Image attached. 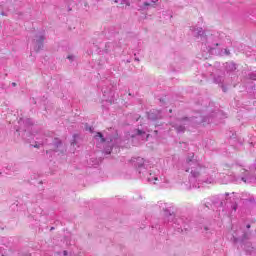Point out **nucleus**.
I'll use <instances>...</instances> for the list:
<instances>
[{
  "label": "nucleus",
  "mask_w": 256,
  "mask_h": 256,
  "mask_svg": "<svg viewBox=\"0 0 256 256\" xmlns=\"http://www.w3.org/2000/svg\"><path fill=\"white\" fill-rule=\"evenodd\" d=\"M194 33L195 37L202 42L201 49L204 53L218 55L219 57L231 55V51L225 47V41H229L225 33L214 32L212 34H205L203 28H197L194 30Z\"/></svg>",
  "instance_id": "obj_1"
},
{
  "label": "nucleus",
  "mask_w": 256,
  "mask_h": 256,
  "mask_svg": "<svg viewBox=\"0 0 256 256\" xmlns=\"http://www.w3.org/2000/svg\"><path fill=\"white\" fill-rule=\"evenodd\" d=\"M184 171L190 173L188 181L192 189H200L201 185H209L215 181V177L209 174V169L201 166L195 153H189L184 164Z\"/></svg>",
  "instance_id": "obj_2"
},
{
  "label": "nucleus",
  "mask_w": 256,
  "mask_h": 256,
  "mask_svg": "<svg viewBox=\"0 0 256 256\" xmlns=\"http://www.w3.org/2000/svg\"><path fill=\"white\" fill-rule=\"evenodd\" d=\"M218 117H221V111L212 112L210 115H196L191 118H178L175 122L171 123V126L175 129L176 133H185V130L189 125L195 126V125H201V123H215L218 119Z\"/></svg>",
  "instance_id": "obj_3"
},
{
  "label": "nucleus",
  "mask_w": 256,
  "mask_h": 256,
  "mask_svg": "<svg viewBox=\"0 0 256 256\" xmlns=\"http://www.w3.org/2000/svg\"><path fill=\"white\" fill-rule=\"evenodd\" d=\"M160 209L164 211V223L171 225L177 233H187L193 229V221L191 219L182 216L175 218V213L171 210V207L167 206V203H160Z\"/></svg>",
  "instance_id": "obj_4"
},
{
  "label": "nucleus",
  "mask_w": 256,
  "mask_h": 256,
  "mask_svg": "<svg viewBox=\"0 0 256 256\" xmlns=\"http://www.w3.org/2000/svg\"><path fill=\"white\" fill-rule=\"evenodd\" d=\"M132 165L136 169L138 177L142 179L144 183H154V185H161V183H169L167 179L158 177L153 170H149V162L142 157L132 158Z\"/></svg>",
  "instance_id": "obj_5"
},
{
  "label": "nucleus",
  "mask_w": 256,
  "mask_h": 256,
  "mask_svg": "<svg viewBox=\"0 0 256 256\" xmlns=\"http://www.w3.org/2000/svg\"><path fill=\"white\" fill-rule=\"evenodd\" d=\"M96 141V147L101 149L103 147L106 151V155H111L113 147H119L121 145V137L119 135H107L106 137L101 132H97L94 136Z\"/></svg>",
  "instance_id": "obj_6"
},
{
  "label": "nucleus",
  "mask_w": 256,
  "mask_h": 256,
  "mask_svg": "<svg viewBox=\"0 0 256 256\" xmlns=\"http://www.w3.org/2000/svg\"><path fill=\"white\" fill-rule=\"evenodd\" d=\"M42 145H47L48 150H46V155H50L49 157H52V153H57V151L63 150V141H61L59 138H42L41 140L35 142L34 147L39 149L42 147Z\"/></svg>",
  "instance_id": "obj_7"
},
{
  "label": "nucleus",
  "mask_w": 256,
  "mask_h": 256,
  "mask_svg": "<svg viewBox=\"0 0 256 256\" xmlns=\"http://www.w3.org/2000/svg\"><path fill=\"white\" fill-rule=\"evenodd\" d=\"M240 233H242L241 236H239L238 233L233 234V242L240 243V247L245 251L246 255H253V253H255V247H253V244L247 240L245 231L240 230Z\"/></svg>",
  "instance_id": "obj_8"
},
{
  "label": "nucleus",
  "mask_w": 256,
  "mask_h": 256,
  "mask_svg": "<svg viewBox=\"0 0 256 256\" xmlns=\"http://www.w3.org/2000/svg\"><path fill=\"white\" fill-rule=\"evenodd\" d=\"M103 100L108 103H115V85L109 84L102 86Z\"/></svg>",
  "instance_id": "obj_9"
},
{
  "label": "nucleus",
  "mask_w": 256,
  "mask_h": 256,
  "mask_svg": "<svg viewBox=\"0 0 256 256\" xmlns=\"http://www.w3.org/2000/svg\"><path fill=\"white\" fill-rule=\"evenodd\" d=\"M45 41V35L43 33H38L35 35V39L33 40V44H34V51H36V53H39V51H42Z\"/></svg>",
  "instance_id": "obj_10"
},
{
  "label": "nucleus",
  "mask_w": 256,
  "mask_h": 256,
  "mask_svg": "<svg viewBox=\"0 0 256 256\" xmlns=\"http://www.w3.org/2000/svg\"><path fill=\"white\" fill-rule=\"evenodd\" d=\"M18 124L20 125L16 131H29V128L33 127V119L31 118H20L18 120Z\"/></svg>",
  "instance_id": "obj_11"
},
{
  "label": "nucleus",
  "mask_w": 256,
  "mask_h": 256,
  "mask_svg": "<svg viewBox=\"0 0 256 256\" xmlns=\"http://www.w3.org/2000/svg\"><path fill=\"white\" fill-rule=\"evenodd\" d=\"M151 3H157L159 0H150ZM149 3L147 0H136V5L138 7V11H148L153 7V4Z\"/></svg>",
  "instance_id": "obj_12"
},
{
  "label": "nucleus",
  "mask_w": 256,
  "mask_h": 256,
  "mask_svg": "<svg viewBox=\"0 0 256 256\" xmlns=\"http://www.w3.org/2000/svg\"><path fill=\"white\" fill-rule=\"evenodd\" d=\"M213 83H215L216 85H219V87H221L223 93H227V86H225V75H214L213 76Z\"/></svg>",
  "instance_id": "obj_13"
},
{
  "label": "nucleus",
  "mask_w": 256,
  "mask_h": 256,
  "mask_svg": "<svg viewBox=\"0 0 256 256\" xmlns=\"http://www.w3.org/2000/svg\"><path fill=\"white\" fill-rule=\"evenodd\" d=\"M148 119H150V121H157V119H163V111L150 110L148 112Z\"/></svg>",
  "instance_id": "obj_14"
},
{
  "label": "nucleus",
  "mask_w": 256,
  "mask_h": 256,
  "mask_svg": "<svg viewBox=\"0 0 256 256\" xmlns=\"http://www.w3.org/2000/svg\"><path fill=\"white\" fill-rule=\"evenodd\" d=\"M130 137H132V139H135V137H138V139H142V141H145V139H147L149 135H147V133H145V131L143 130L135 129L132 132V134H130Z\"/></svg>",
  "instance_id": "obj_15"
},
{
  "label": "nucleus",
  "mask_w": 256,
  "mask_h": 256,
  "mask_svg": "<svg viewBox=\"0 0 256 256\" xmlns=\"http://www.w3.org/2000/svg\"><path fill=\"white\" fill-rule=\"evenodd\" d=\"M225 70L228 73H233V71H237V65L235 64V62H226L225 63Z\"/></svg>",
  "instance_id": "obj_16"
},
{
  "label": "nucleus",
  "mask_w": 256,
  "mask_h": 256,
  "mask_svg": "<svg viewBox=\"0 0 256 256\" xmlns=\"http://www.w3.org/2000/svg\"><path fill=\"white\" fill-rule=\"evenodd\" d=\"M79 139H81V136H79V134L73 135V138L71 140L72 147H79Z\"/></svg>",
  "instance_id": "obj_17"
},
{
  "label": "nucleus",
  "mask_w": 256,
  "mask_h": 256,
  "mask_svg": "<svg viewBox=\"0 0 256 256\" xmlns=\"http://www.w3.org/2000/svg\"><path fill=\"white\" fill-rule=\"evenodd\" d=\"M114 48H115V44H113V42H107L105 44L104 53H111Z\"/></svg>",
  "instance_id": "obj_18"
},
{
  "label": "nucleus",
  "mask_w": 256,
  "mask_h": 256,
  "mask_svg": "<svg viewBox=\"0 0 256 256\" xmlns=\"http://www.w3.org/2000/svg\"><path fill=\"white\" fill-rule=\"evenodd\" d=\"M237 201H239V198H237L234 202H232V204L230 206V208H231V215H233V213L237 212V207H238Z\"/></svg>",
  "instance_id": "obj_19"
},
{
  "label": "nucleus",
  "mask_w": 256,
  "mask_h": 256,
  "mask_svg": "<svg viewBox=\"0 0 256 256\" xmlns=\"http://www.w3.org/2000/svg\"><path fill=\"white\" fill-rule=\"evenodd\" d=\"M203 203H204V207H206V209H211L213 207V201H211V199H209V198L204 199Z\"/></svg>",
  "instance_id": "obj_20"
},
{
  "label": "nucleus",
  "mask_w": 256,
  "mask_h": 256,
  "mask_svg": "<svg viewBox=\"0 0 256 256\" xmlns=\"http://www.w3.org/2000/svg\"><path fill=\"white\" fill-rule=\"evenodd\" d=\"M7 171H12V173H15V171H19V168H15L13 165H8L6 167Z\"/></svg>",
  "instance_id": "obj_21"
},
{
  "label": "nucleus",
  "mask_w": 256,
  "mask_h": 256,
  "mask_svg": "<svg viewBox=\"0 0 256 256\" xmlns=\"http://www.w3.org/2000/svg\"><path fill=\"white\" fill-rule=\"evenodd\" d=\"M205 67H209V73L211 77H213V72L215 71V68L211 64H205Z\"/></svg>",
  "instance_id": "obj_22"
},
{
  "label": "nucleus",
  "mask_w": 256,
  "mask_h": 256,
  "mask_svg": "<svg viewBox=\"0 0 256 256\" xmlns=\"http://www.w3.org/2000/svg\"><path fill=\"white\" fill-rule=\"evenodd\" d=\"M248 79H250L251 81H256V74L253 72L249 73Z\"/></svg>",
  "instance_id": "obj_23"
},
{
  "label": "nucleus",
  "mask_w": 256,
  "mask_h": 256,
  "mask_svg": "<svg viewBox=\"0 0 256 256\" xmlns=\"http://www.w3.org/2000/svg\"><path fill=\"white\" fill-rule=\"evenodd\" d=\"M5 247H7L5 243H0V253H3V251H5Z\"/></svg>",
  "instance_id": "obj_24"
},
{
  "label": "nucleus",
  "mask_w": 256,
  "mask_h": 256,
  "mask_svg": "<svg viewBox=\"0 0 256 256\" xmlns=\"http://www.w3.org/2000/svg\"><path fill=\"white\" fill-rule=\"evenodd\" d=\"M67 59H69V61H73V59H75V56L69 55V56L67 57Z\"/></svg>",
  "instance_id": "obj_25"
},
{
  "label": "nucleus",
  "mask_w": 256,
  "mask_h": 256,
  "mask_svg": "<svg viewBox=\"0 0 256 256\" xmlns=\"http://www.w3.org/2000/svg\"><path fill=\"white\" fill-rule=\"evenodd\" d=\"M130 5H131V2H129V0H126L125 6H126V7H129Z\"/></svg>",
  "instance_id": "obj_26"
},
{
  "label": "nucleus",
  "mask_w": 256,
  "mask_h": 256,
  "mask_svg": "<svg viewBox=\"0 0 256 256\" xmlns=\"http://www.w3.org/2000/svg\"><path fill=\"white\" fill-rule=\"evenodd\" d=\"M63 255H64V256H67V255H68L67 250H64V251H63Z\"/></svg>",
  "instance_id": "obj_27"
},
{
  "label": "nucleus",
  "mask_w": 256,
  "mask_h": 256,
  "mask_svg": "<svg viewBox=\"0 0 256 256\" xmlns=\"http://www.w3.org/2000/svg\"><path fill=\"white\" fill-rule=\"evenodd\" d=\"M246 229H251V224H247Z\"/></svg>",
  "instance_id": "obj_28"
},
{
  "label": "nucleus",
  "mask_w": 256,
  "mask_h": 256,
  "mask_svg": "<svg viewBox=\"0 0 256 256\" xmlns=\"http://www.w3.org/2000/svg\"><path fill=\"white\" fill-rule=\"evenodd\" d=\"M126 2L127 0L121 1V5H125Z\"/></svg>",
  "instance_id": "obj_29"
},
{
  "label": "nucleus",
  "mask_w": 256,
  "mask_h": 256,
  "mask_svg": "<svg viewBox=\"0 0 256 256\" xmlns=\"http://www.w3.org/2000/svg\"><path fill=\"white\" fill-rule=\"evenodd\" d=\"M12 87H17V83L13 82Z\"/></svg>",
  "instance_id": "obj_30"
},
{
  "label": "nucleus",
  "mask_w": 256,
  "mask_h": 256,
  "mask_svg": "<svg viewBox=\"0 0 256 256\" xmlns=\"http://www.w3.org/2000/svg\"><path fill=\"white\" fill-rule=\"evenodd\" d=\"M204 231H209V227L205 226Z\"/></svg>",
  "instance_id": "obj_31"
},
{
  "label": "nucleus",
  "mask_w": 256,
  "mask_h": 256,
  "mask_svg": "<svg viewBox=\"0 0 256 256\" xmlns=\"http://www.w3.org/2000/svg\"><path fill=\"white\" fill-rule=\"evenodd\" d=\"M134 61H139V58L135 57V58H134Z\"/></svg>",
  "instance_id": "obj_32"
},
{
  "label": "nucleus",
  "mask_w": 256,
  "mask_h": 256,
  "mask_svg": "<svg viewBox=\"0 0 256 256\" xmlns=\"http://www.w3.org/2000/svg\"><path fill=\"white\" fill-rule=\"evenodd\" d=\"M114 3H119V0H114Z\"/></svg>",
  "instance_id": "obj_33"
},
{
  "label": "nucleus",
  "mask_w": 256,
  "mask_h": 256,
  "mask_svg": "<svg viewBox=\"0 0 256 256\" xmlns=\"http://www.w3.org/2000/svg\"><path fill=\"white\" fill-rule=\"evenodd\" d=\"M1 15H2V16H5V12H1Z\"/></svg>",
  "instance_id": "obj_34"
},
{
  "label": "nucleus",
  "mask_w": 256,
  "mask_h": 256,
  "mask_svg": "<svg viewBox=\"0 0 256 256\" xmlns=\"http://www.w3.org/2000/svg\"><path fill=\"white\" fill-rule=\"evenodd\" d=\"M126 63H131V60H126Z\"/></svg>",
  "instance_id": "obj_35"
},
{
  "label": "nucleus",
  "mask_w": 256,
  "mask_h": 256,
  "mask_svg": "<svg viewBox=\"0 0 256 256\" xmlns=\"http://www.w3.org/2000/svg\"><path fill=\"white\" fill-rule=\"evenodd\" d=\"M169 113H173V110H172V109H170V110H169Z\"/></svg>",
  "instance_id": "obj_36"
},
{
  "label": "nucleus",
  "mask_w": 256,
  "mask_h": 256,
  "mask_svg": "<svg viewBox=\"0 0 256 256\" xmlns=\"http://www.w3.org/2000/svg\"><path fill=\"white\" fill-rule=\"evenodd\" d=\"M68 11H71V8H68Z\"/></svg>",
  "instance_id": "obj_37"
},
{
  "label": "nucleus",
  "mask_w": 256,
  "mask_h": 256,
  "mask_svg": "<svg viewBox=\"0 0 256 256\" xmlns=\"http://www.w3.org/2000/svg\"><path fill=\"white\" fill-rule=\"evenodd\" d=\"M232 229H235V226H232Z\"/></svg>",
  "instance_id": "obj_38"
},
{
  "label": "nucleus",
  "mask_w": 256,
  "mask_h": 256,
  "mask_svg": "<svg viewBox=\"0 0 256 256\" xmlns=\"http://www.w3.org/2000/svg\"><path fill=\"white\" fill-rule=\"evenodd\" d=\"M2 241H5V238H2Z\"/></svg>",
  "instance_id": "obj_39"
},
{
  "label": "nucleus",
  "mask_w": 256,
  "mask_h": 256,
  "mask_svg": "<svg viewBox=\"0 0 256 256\" xmlns=\"http://www.w3.org/2000/svg\"><path fill=\"white\" fill-rule=\"evenodd\" d=\"M226 195H229V193H226Z\"/></svg>",
  "instance_id": "obj_40"
},
{
  "label": "nucleus",
  "mask_w": 256,
  "mask_h": 256,
  "mask_svg": "<svg viewBox=\"0 0 256 256\" xmlns=\"http://www.w3.org/2000/svg\"><path fill=\"white\" fill-rule=\"evenodd\" d=\"M120 1H125V0H120Z\"/></svg>",
  "instance_id": "obj_41"
}]
</instances>
